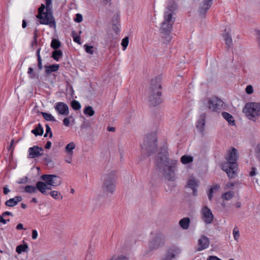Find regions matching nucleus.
Here are the masks:
<instances>
[{"mask_svg": "<svg viewBox=\"0 0 260 260\" xmlns=\"http://www.w3.org/2000/svg\"><path fill=\"white\" fill-rule=\"evenodd\" d=\"M4 216L2 214L0 216V222L3 223V224H6L7 220V219H4Z\"/></svg>", "mask_w": 260, "mask_h": 260, "instance_id": "61", "label": "nucleus"}, {"mask_svg": "<svg viewBox=\"0 0 260 260\" xmlns=\"http://www.w3.org/2000/svg\"><path fill=\"white\" fill-rule=\"evenodd\" d=\"M38 237V232L36 230H33L32 231V239L35 240Z\"/></svg>", "mask_w": 260, "mask_h": 260, "instance_id": "56", "label": "nucleus"}, {"mask_svg": "<svg viewBox=\"0 0 260 260\" xmlns=\"http://www.w3.org/2000/svg\"><path fill=\"white\" fill-rule=\"evenodd\" d=\"M119 17L118 15H114L112 19V28L114 30V31L117 34L118 32L120 31L119 29V25L120 24H118L119 22Z\"/></svg>", "mask_w": 260, "mask_h": 260, "instance_id": "23", "label": "nucleus"}, {"mask_svg": "<svg viewBox=\"0 0 260 260\" xmlns=\"http://www.w3.org/2000/svg\"><path fill=\"white\" fill-rule=\"evenodd\" d=\"M31 133L36 136H42L43 134L44 130L42 125L39 123L37 126L31 131Z\"/></svg>", "mask_w": 260, "mask_h": 260, "instance_id": "31", "label": "nucleus"}, {"mask_svg": "<svg viewBox=\"0 0 260 260\" xmlns=\"http://www.w3.org/2000/svg\"><path fill=\"white\" fill-rule=\"evenodd\" d=\"M72 155H69V156L66 158L65 160L67 162L69 163V164H71L72 161Z\"/></svg>", "mask_w": 260, "mask_h": 260, "instance_id": "59", "label": "nucleus"}, {"mask_svg": "<svg viewBox=\"0 0 260 260\" xmlns=\"http://www.w3.org/2000/svg\"><path fill=\"white\" fill-rule=\"evenodd\" d=\"M2 215L5 217L6 216H13V214L12 212L9 211H6L2 213Z\"/></svg>", "mask_w": 260, "mask_h": 260, "instance_id": "64", "label": "nucleus"}, {"mask_svg": "<svg viewBox=\"0 0 260 260\" xmlns=\"http://www.w3.org/2000/svg\"><path fill=\"white\" fill-rule=\"evenodd\" d=\"M212 4L213 0H204L198 9V13L200 16L204 17Z\"/></svg>", "mask_w": 260, "mask_h": 260, "instance_id": "12", "label": "nucleus"}, {"mask_svg": "<svg viewBox=\"0 0 260 260\" xmlns=\"http://www.w3.org/2000/svg\"><path fill=\"white\" fill-rule=\"evenodd\" d=\"M29 157L36 158L41 156L44 153V149L42 147L34 146L28 149Z\"/></svg>", "mask_w": 260, "mask_h": 260, "instance_id": "16", "label": "nucleus"}, {"mask_svg": "<svg viewBox=\"0 0 260 260\" xmlns=\"http://www.w3.org/2000/svg\"><path fill=\"white\" fill-rule=\"evenodd\" d=\"M210 245V240L206 236L203 235L198 240L197 251H200L207 248Z\"/></svg>", "mask_w": 260, "mask_h": 260, "instance_id": "15", "label": "nucleus"}, {"mask_svg": "<svg viewBox=\"0 0 260 260\" xmlns=\"http://www.w3.org/2000/svg\"><path fill=\"white\" fill-rule=\"evenodd\" d=\"M40 48H39L36 53V55L38 58V67L39 70H41L43 69L42 59L40 54Z\"/></svg>", "mask_w": 260, "mask_h": 260, "instance_id": "40", "label": "nucleus"}, {"mask_svg": "<svg viewBox=\"0 0 260 260\" xmlns=\"http://www.w3.org/2000/svg\"><path fill=\"white\" fill-rule=\"evenodd\" d=\"M42 115L43 116L44 118L47 121L49 120V113H46V112H42Z\"/></svg>", "mask_w": 260, "mask_h": 260, "instance_id": "63", "label": "nucleus"}, {"mask_svg": "<svg viewBox=\"0 0 260 260\" xmlns=\"http://www.w3.org/2000/svg\"><path fill=\"white\" fill-rule=\"evenodd\" d=\"M28 248V246L26 244H21L17 246L16 251L18 253L20 254L22 252L26 251Z\"/></svg>", "mask_w": 260, "mask_h": 260, "instance_id": "37", "label": "nucleus"}, {"mask_svg": "<svg viewBox=\"0 0 260 260\" xmlns=\"http://www.w3.org/2000/svg\"><path fill=\"white\" fill-rule=\"evenodd\" d=\"M63 53L60 49H55L52 52L51 57L55 61H59Z\"/></svg>", "mask_w": 260, "mask_h": 260, "instance_id": "25", "label": "nucleus"}, {"mask_svg": "<svg viewBox=\"0 0 260 260\" xmlns=\"http://www.w3.org/2000/svg\"><path fill=\"white\" fill-rule=\"evenodd\" d=\"M173 24L171 23L165 22L164 21L161 23V25L160 29V32L166 35H169L172 30Z\"/></svg>", "mask_w": 260, "mask_h": 260, "instance_id": "18", "label": "nucleus"}, {"mask_svg": "<svg viewBox=\"0 0 260 260\" xmlns=\"http://www.w3.org/2000/svg\"><path fill=\"white\" fill-rule=\"evenodd\" d=\"M257 39L258 42V44L259 47H260V30H257Z\"/></svg>", "mask_w": 260, "mask_h": 260, "instance_id": "60", "label": "nucleus"}, {"mask_svg": "<svg viewBox=\"0 0 260 260\" xmlns=\"http://www.w3.org/2000/svg\"><path fill=\"white\" fill-rule=\"evenodd\" d=\"M28 74L31 78H34L36 77L35 74L34 73V69L32 68L29 67L28 69Z\"/></svg>", "mask_w": 260, "mask_h": 260, "instance_id": "50", "label": "nucleus"}, {"mask_svg": "<svg viewBox=\"0 0 260 260\" xmlns=\"http://www.w3.org/2000/svg\"><path fill=\"white\" fill-rule=\"evenodd\" d=\"M193 157L191 155H184L181 156V162L184 165L188 164L193 161Z\"/></svg>", "mask_w": 260, "mask_h": 260, "instance_id": "33", "label": "nucleus"}, {"mask_svg": "<svg viewBox=\"0 0 260 260\" xmlns=\"http://www.w3.org/2000/svg\"><path fill=\"white\" fill-rule=\"evenodd\" d=\"M236 228H235L233 230V236L236 241H238L240 234L238 230H236Z\"/></svg>", "mask_w": 260, "mask_h": 260, "instance_id": "48", "label": "nucleus"}, {"mask_svg": "<svg viewBox=\"0 0 260 260\" xmlns=\"http://www.w3.org/2000/svg\"><path fill=\"white\" fill-rule=\"evenodd\" d=\"M180 253V250L176 247L169 248L162 260H176V257Z\"/></svg>", "mask_w": 260, "mask_h": 260, "instance_id": "13", "label": "nucleus"}, {"mask_svg": "<svg viewBox=\"0 0 260 260\" xmlns=\"http://www.w3.org/2000/svg\"><path fill=\"white\" fill-rule=\"evenodd\" d=\"M227 161L231 162L232 165H235L237 166V160L238 159L237 150L236 148H233L229 154L226 157Z\"/></svg>", "mask_w": 260, "mask_h": 260, "instance_id": "17", "label": "nucleus"}, {"mask_svg": "<svg viewBox=\"0 0 260 260\" xmlns=\"http://www.w3.org/2000/svg\"><path fill=\"white\" fill-rule=\"evenodd\" d=\"M190 222V220L189 217H184L179 221V225L183 230H187L189 228Z\"/></svg>", "mask_w": 260, "mask_h": 260, "instance_id": "26", "label": "nucleus"}, {"mask_svg": "<svg viewBox=\"0 0 260 260\" xmlns=\"http://www.w3.org/2000/svg\"><path fill=\"white\" fill-rule=\"evenodd\" d=\"M256 157L260 161V145H257L255 151Z\"/></svg>", "mask_w": 260, "mask_h": 260, "instance_id": "52", "label": "nucleus"}, {"mask_svg": "<svg viewBox=\"0 0 260 260\" xmlns=\"http://www.w3.org/2000/svg\"><path fill=\"white\" fill-rule=\"evenodd\" d=\"M248 118L252 121L256 120V117L260 116V103L251 102L246 103L243 109Z\"/></svg>", "mask_w": 260, "mask_h": 260, "instance_id": "5", "label": "nucleus"}, {"mask_svg": "<svg viewBox=\"0 0 260 260\" xmlns=\"http://www.w3.org/2000/svg\"><path fill=\"white\" fill-rule=\"evenodd\" d=\"M71 107L74 110H78L81 107L80 103L76 100H73L72 101Z\"/></svg>", "mask_w": 260, "mask_h": 260, "instance_id": "42", "label": "nucleus"}, {"mask_svg": "<svg viewBox=\"0 0 260 260\" xmlns=\"http://www.w3.org/2000/svg\"><path fill=\"white\" fill-rule=\"evenodd\" d=\"M17 205L14 198L10 199L5 202V205L7 207H12Z\"/></svg>", "mask_w": 260, "mask_h": 260, "instance_id": "41", "label": "nucleus"}, {"mask_svg": "<svg viewBox=\"0 0 260 260\" xmlns=\"http://www.w3.org/2000/svg\"><path fill=\"white\" fill-rule=\"evenodd\" d=\"M222 170L226 172L228 177L230 178H234L235 177L237 166L235 165H232L231 162L226 161L221 165Z\"/></svg>", "mask_w": 260, "mask_h": 260, "instance_id": "9", "label": "nucleus"}, {"mask_svg": "<svg viewBox=\"0 0 260 260\" xmlns=\"http://www.w3.org/2000/svg\"><path fill=\"white\" fill-rule=\"evenodd\" d=\"M28 178L27 177H24L23 178L19 179L17 181L18 184H25L27 182Z\"/></svg>", "mask_w": 260, "mask_h": 260, "instance_id": "53", "label": "nucleus"}, {"mask_svg": "<svg viewBox=\"0 0 260 260\" xmlns=\"http://www.w3.org/2000/svg\"><path fill=\"white\" fill-rule=\"evenodd\" d=\"M83 20V17L81 14L77 13L75 15V18H74V21L77 23H80L82 22Z\"/></svg>", "mask_w": 260, "mask_h": 260, "instance_id": "47", "label": "nucleus"}, {"mask_svg": "<svg viewBox=\"0 0 260 260\" xmlns=\"http://www.w3.org/2000/svg\"><path fill=\"white\" fill-rule=\"evenodd\" d=\"M177 5L174 1H171L170 2L167 6V11H169V12L175 13V12L177 9Z\"/></svg>", "mask_w": 260, "mask_h": 260, "instance_id": "28", "label": "nucleus"}, {"mask_svg": "<svg viewBox=\"0 0 260 260\" xmlns=\"http://www.w3.org/2000/svg\"><path fill=\"white\" fill-rule=\"evenodd\" d=\"M72 117H66L64 118L63 119V124L66 126H69L70 124V118H71Z\"/></svg>", "mask_w": 260, "mask_h": 260, "instance_id": "51", "label": "nucleus"}, {"mask_svg": "<svg viewBox=\"0 0 260 260\" xmlns=\"http://www.w3.org/2000/svg\"><path fill=\"white\" fill-rule=\"evenodd\" d=\"M223 102L217 97L211 98L208 102V107L212 111L218 112L220 110Z\"/></svg>", "mask_w": 260, "mask_h": 260, "instance_id": "10", "label": "nucleus"}, {"mask_svg": "<svg viewBox=\"0 0 260 260\" xmlns=\"http://www.w3.org/2000/svg\"><path fill=\"white\" fill-rule=\"evenodd\" d=\"M223 37L225 42V44L228 47V48H230L231 45H232V39L230 32V29H228L225 28L224 29V32L223 34Z\"/></svg>", "mask_w": 260, "mask_h": 260, "instance_id": "21", "label": "nucleus"}, {"mask_svg": "<svg viewBox=\"0 0 260 260\" xmlns=\"http://www.w3.org/2000/svg\"><path fill=\"white\" fill-rule=\"evenodd\" d=\"M51 187H50V196H51L53 199L58 201H60L62 199L63 196L59 191L51 190Z\"/></svg>", "mask_w": 260, "mask_h": 260, "instance_id": "29", "label": "nucleus"}, {"mask_svg": "<svg viewBox=\"0 0 260 260\" xmlns=\"http://www.w3.org/2000/svg\"><path fill=\"white\" fill-rule=\"evenodd\" d=\"M177 161L175 159H170L167 147L165 146L161 147L155 157L156 167L162 171L166 178L169 181H174L175 179V168Z\"/></svg>", "mask_w": 260, "mask_h": 260, "instance_id": "1", "label": "nucleus"}, {"mask_svg": "<svg viewBox=\"0 0 260 260\" xmlns=\"http://www.w3.org/2000/svg\"><path fill=\"white\" fill-rule=\"evenodd\" d=\"M116 179V172L114 171H111L105 175L102 186L103 191L113 194L115 190Z\"/></svg>", "mask_w": 260, "mask_h": 260, "instance_id": "4", "label": "nucleus"}, {"mask_svg": "<svg viewBox=\"0 0 260 260\" xmlns=\"http://www.w3.org/2000/svg\"><path fill=\"white\" fill-rule=\"evenodd\" d=\"M234 196V192L232 191H229L224 192L222 194L221 198L224 200H230Z\"/></svg>", "mask_w": 260, "mask_h": 260, "instance_id": "36", "label": "nucleus"}, {"mask_svg": "<svg viewBox=\"0 0 260 260\" xmlns=\"http://www.w3.org/2000/svg\"><path fill=\"white\" fill-rule=\"evenodd\" d=\"M37 29H36L34 33V40L31 43V46L32 48H34L35 46H37Z\"/></svg>", "mask_w": 260, "mask_h": 260, "instance_id": "46", "label": "nucleus"}, {"mask_svg": "<svg viewBox=\"0 0 260 260\" xmlns=\"http://www.w3.org/2000/svg\"><path fill=\"white\" fill-rule=\"evenodd\" d=\"M75 147L76 145L73 142L69 143L65 147L66 152L69 155H73V150Z\"/></svg>", "mask_w": 260, "mask_h": 260, "instance_id": "30", "label": "nucleus"}, {"mask_svg": "<svg viewBox=\"0 0 260 260\" xmlns=\"http://www.w3.org/2000/svg\"><path fill=\"white\" fill-rule=\"evenodd\" d=\"M222 117L228 122L230 125L234 126L236 125L235 120L233 116L226 112H222L221 113Z\"/></svg>", "mask_w": 260, "mask_h": 260, "instance_id": "22", "label": "nucleus"}, {"mask_svg": "<svg viewBox=\"0 0 260 260\" xmlns=\"http://www.w3.org/2000/svg\"><path fill=\"white\" fill-rule=\"evenodd\" d=\"M14 198L15 199L17 204L22 200V198L21 196H15Z\"/></svg>", "mask_w": 260, "mask_h": 260, "instance_id": "62", "label": "nucleus"}, {"mask_svg": "<svg viewBox=\"0 0 260 260\" xmlns=\"http://www.w3.org/2000/svg\"><path fill=\"white\" fill-rule=\"evenodd\" d=\"M206 115L203 114L200 115L199 119L197 121L196 127L200 133H203L204 130L205 125Z\"/></svg>", "mask_w": 260, "mask_h": 260, "instance_id": "20", "label": "nucleus"}, {"mask_svg": "<svg viewBox=\"0 0 260 260\" xmlns=\"http://www.w3.org/2000/svg\"><path fill=\"white\" fill-rule=\"evenodd\" d=\"M202 219L207 224H211L213 220L214 216L211 210L207 207L204 206L201 211Z\"/></svg>", "mask_w": 260, "mask_h": 260, "instance_id": "11", "label": "nucleus"}, {"mask_svg": "<svg viewBox=\"0 0 260 260\" xmlns=\"http://www.w3.org/2000/svg\"><path fill=\"white\" fill-rule=\"evenodd\" d=\"M59 67L58 64H50V74L52 72L57 71Z\"/></svg>", "mask_w": 260, "mask_h": 260, "instance_id": "45", "label": "nucleus"}, {"mask_svg": "<svg viewBox=\"0 0 260 260\" xmlns=\"http://www.w3.org/2000/svg\"><path fill=\"white\" fill-rule=\"evenodd\" d=\"M174 14H175V13H171L169 11H165L164 13V21L173 24L175 20V18L173 17V15Z\"/></svg>", "mask_w": 260, "mask_h": 260, "instance_id": "27", "label": "nucleus"}, {"mask_svg": "<svg viewBox=\"0 0 260 260\" xmlns=\"http://www.w3.org/2000/svg\"><path fill=\"white\" fill-rule=\"evenodd\" d=\"M73 41L76 42V43L78 44H81V40H80V36H77L75 37H73Z\"/></svg>", "mask_w": 260, "mask_h": 260, "instance_id": "54", "label": "nucleus"}, {"mask_svg": "<svg viewBox=\"0 0 260 260\" xmlns=\"http://www.w3.org/2000/svg\"><path fill=\"white\" fill-rule=\"evenodd\" d=\"M55 109L58 115L68 116L69 114V107L64 103H57L55 106Z\"/></svg>", "mask_w": 260, "mask_h": 260, "instance_id": "14", "label": "nucleus"}, {"mask_svg": "<svg viewBox=\"0 0 260 260\" xmlns=\"http://www.w3.org/2000/svg\"><path fill=\"white\" fill-rule=\"evenodd\" d=\"M245 91L248 94L252 93L253 92V87L251 85H247L246 87Z\"/></svg>", "mask_w": 260, "mask_h": 260, "instance_id": "49", "label": "nucleus"}, {"mask_svg": "<svg viewBox=\"0 0 260 260\" xmlns=\"http://www.w3.org/2000/svg\"><path fill=\"white\" fill-rule=\"evenodd\" d=\"M40 179L44 181H39L36 183L37 190L43 194H47V190L49 189V174L42 175Z\"/></svg>", "mask_w": 260, "mask_h": 260, "instance_id": "8", "label": "nucleus"}, {"mask_svg": "<svg viewBox=\"0 0 260 260\" xmlns=\"http://www.w3.org/2000/svg\"><path fill=\"white\" fill-rule=\"evenodd\" d=\"M53 231L58 236L60 235L62 232L63 230V224L61 223V222H59L56 226L53 227Z\"/></svg>", "mask_w": 260, "mask_h": 260, "instance_id": "34", "label": "nucleus"}, {"mask_svg": "<svg viewBox=\"0 0 260 260\" xmlns=\"http://www.w3.org/2000/svg\"><path fill=\"white\" fill-rule=\"evenodd\" d=\"M94 113V111L91 106H88L84 109V113L88 116H92Z\"/></svg>", "mask_w": 260, "mask_h": 260, "instance_id": "35", "label": "nucleus"}, {"mask_svg": "<svg viewBox=\"0 0 260 260\" xmlns=\"http://www.w3.org/2000/svg\"><path fill=\"white\" fill-rule=\"evenodd\" d=\"M61 44V42L58 39L53 38L51 42L50 46L53 50L59 49Z\"/></svg>", "mask_w": 260, "mask_h": 260, "instance_id": "32", "label": "nucleus"}, {"mask_svg": "<svg viewBox=\"0 0 260 260\" xmlns=\"http://www.w3.org/2000/svg\"><path fill=\"white\" fill-rule=\"evenodd\" d=\"M112 258L113 260H128V258L123 255L119 256L115 258H114V257H113Z\"/></svg>", "mask_w": 260, "mask_h": 260, "instance_id": "55", "label": "nucleus"}, {"mask_svg": "<svg viewBox=\"0 0 260 260\" xmlns=\"http://www.w3.org/2000/svg\"><path fill=\"white\" fill-rule=\"evenodd\" d=\"M207 260H222L216 256L210 255L208 256Z\"/></svg>", "mask_w": 260, "mask_h": 260, "instance_id": "57", "label": "nucleus"}, {"mask_svg": "<svg viewBox=\"0 0 260 260\" xmlns=\"http://www.w3.org/2000/svg\"><path fill=\"white\" fill-rule=\"evenodd\" d=\"M61 182L62 179L59 176L54 174H50V186H58L61 184Z\"/></svg>", "mask_w": 260, "mask_h": 260, "instance_id": "19", "label": "nucleus"}, {"mask_svg": "<svg viewBox=\"0 0 260 260\" xmlns=\"http://www.w3.org/2000/svg\"><path fill=\"white\" fill-rule=\"evenodd\" d=\"M84 48L87 53L91 55H92L93 54V46L88 45L86 44L84 45Z\"/></svg>", "mask_w": 260, "mask_h": 260, "instance_id": "43", "label": "nucleus"}, {"mask_svg": "<svg viewBox=\"0 0 260 260\" xmlns=\"http://www.w3.org/2000/svg\"><path fill=\"white\" fill-rule=\"evenodd\" d=\"M46 6L42 4L38 9V14L36 17L42 24H49V0H45Z\"/></svg>", "mask_w": 260, "mask_h": 260, "instance_id": "6", "label": "nucleus"}, {"mask_svg": "<svg viewBox=\"0 0 260 260\" xmlns=\"http://www.w3.org/2000/svg\"><path fill=\"white\" fill-rule=\"evenodd\" d=\"M197 186L198 184L195 179H190L187 181V186L192 190V194L194 196H197V189H196Z\"/></svg>", "mask_w": 260, "mask_h": 260, "instance_id": "24", "label": "nucleus"}, {"mask_svg": "<svg viewBox=\"0 0 260 260\" xmlns=\"http://www.w3.org/2000/svg\"><path fill=\"white\" fill-rule=\"evenodd\" d=\"M129 42V39L128 37H124L121 42V46L123 50H125L127 48Z\"/></svg>", "mask_w": 260, "mask_h": 260, "instance_id": "44", "label": "nucleus"}, {"mask_svg": "<svg viewBox=\"0 0 260 260\" xmlns=\"http://www.w3.org/2000/svg\"><path fill=\"white\" fill-rule=\"evenodd\" d=\"M56 26L55 18L53 15V12L51 11V8H50V27H52L55 30Z\"/></svg>", "mask_w": 260, "mask_h": 260, "instance_id": "38", "label": "nucleus"}, {"mask_svg": "<svg viewBox=\"0 0 260 260\" xmlns=\"http://www.w3.org/2000/svg\"><path fill=\"white\" fill-rule=\"evenodd\" d=\"M255 171H256L255 168H254V167L252 168V170H251V171L249 173V175L251 177L254 176L256 175V172Z\"/></svg>", "mask_w": 260, "mask_h": 260, "instance_id": "58", "label": "nucleus"}, {"mask_svg": "<svg viewBox=\"0 0 260 260\" xmlns=\"http://www.w3.org/2000/svg\"><path fill=\"white\" fill-rule=\"evenodd\" d=\"M165 237L160 233L156 234L150 240L149 248L151 250L162 247L165 244Z\"/></svg>", "mask_w": 260, "mask_h": 260, "instance_id": "7", "label": "nucleus"}, {"mask_svg": "<svg viewBox=\"0 0 260 260\" xmlns=\"http://www.w3.org/2000/svg\"><path fill=\"white\" fill-rule=\"evenodd\" d=\"M157 138L155 134H148L145 138L144 142L141 144V148L146 151L148 156L155 152L157 148Z\"/></svg>", "mask_w": 260, "mask_h": 260, "instance_id": "3", "label": "nucleus"}, {"mask_svg": "<svg viewBox=\"0 0 260 260\" xmlns=\"http://www.w3.org/2000/svg\"><path fill=\"white\" fill-rule=\"evenodd\" d=\"M162 77L161 75L156 76L151 80L149 88L148 103L150 106L155 107L162 102L161 92V81Z\"/></svg>", "mask_w": 260, "mask_h": 260, "instance_id": "2", "label": "nucleus"}, {"mask_svg": "<svg viewBox=\"0 0 260 260\" xmlns=\"http://www.w3.org/2000/svg\"><path fill=\"white\" fill-rule=\"evenodd\" d=\"M25 191L29 193H35L37 192L36 186L27 185L25 187Z\"/></svg>", "mask_w": 260, "mask_h": 260, "instance_id": "39", "label": "nucleus"}]
</instances>
